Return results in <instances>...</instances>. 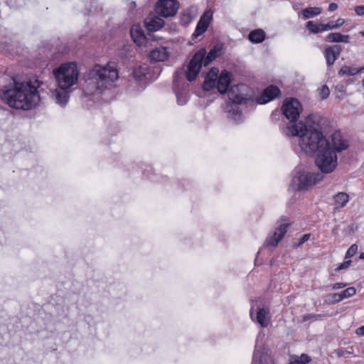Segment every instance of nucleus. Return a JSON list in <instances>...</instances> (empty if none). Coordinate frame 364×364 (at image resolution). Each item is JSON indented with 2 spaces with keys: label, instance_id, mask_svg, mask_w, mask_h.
<instances>
[{
  "label": "nucleus",
  "instance_id": "nucleus-1",
  "mask_svg": "<svg viewBox=\"0 0 364 364\" xmlns=\"http://www.w3.org/2000/svg\"><path fill=\"white\" fill-rule=\"evenodd\" d=\"M0 97L11 108L24 111L35 108L41 101L38 87L32 82H18L14 77L0 90Z\"/></svg>",
  "mask_w": 364,
  "mask_h": 364
},
{
  "label": "nucleus",
  "instance_id": "nucleus-2",
  "mask_svg": "<svg viewBox=\"0 0 364 364\" xmlns=\"http://www.w3.org/2000/svg\"><path fill=\"white\" fill-rule=\"evenodd\" d=\"M282 114L289 120L287 127L283 129V133L287 136H295L305 124L298 119L303 111V106L300 101L294 97H287L282 102L281 107Z\"/></svg>",
  "mask_w": 364,
  "mask_h": 364
},
{
  "label": "nucleus",
  "instance_id": "nucleus-3",
  "mask_svg": "<svg viewBox=\"0 0 364 364\" xmlns=\"http://www.w3.org/2000/svg\"><path fill=\"white\" fill-rule=\"evenodd\" d=\"M301 150L309 156H312L330 144L323 132L313 127L305 124V128L296 135Z\"/></svg>",
  "mask_w": 364,
  "mask_h": 364
},
{
  "label": "nucleus",
  "instance_id": "nucleus-4",
  "mask_svg": "<svg viewBox=\"0 0 364 364\" xmlns=\"http://www.w3.org/2000/svg\"><path fill=\"white\" fill-rule=\"evenodd\" d=\"M118 77L116 63L112 61L107 63L105 66L96 64L84 75V79L86 82L90 81L96 84L97 88H100V86H106L107 84L114 82Z\"/></svg>",
  "mask_w": 364,
  "mask_h": 364
},
{
  "label": "nucleus",
  "instance_id": "nucleus-5",
  "mask_svg": "<svg viewBox=\"0 0 364 364\" xmlns=\"http://www.w3.org/2000/svg\"><path fill=\"white\" fill-rule=\"evenodd\" d=\"M247 89V87L242 85L240 87H237L236 88L232 87L228 92V97L232 101V103H230L226 106L228 117L232 119L237 124L242 121V110L238 105L242 103H247L248 101H252L251 95L240 92L242 90Z\"/></svg>",
  "mask_w": 364,
  "mask_h": 364
},
{
  "label": "nucleus",
  "instance_id": "nucleus-6",
  "mask_svg": "<svg viewBox=\"0 0 364 364\" xmlns=\"http://www.w3.org/2000/svg\"><path fill=\"white\" fill-rule=\"evenodd\" d=\"M53 74L59 86L73 89L77 82L80 70L77 62H66L53 69Z\"/></svg>",
  "mask_w": 364,
  "mask_h": 364
},
{
  "label": "nucleus",
  "instance_id": "nucleus-7",
  "mask_svg": "<svg viewBox=\"0 0 364 364\" xmlns=\"http://www.w3.org/2000/svg\"><path fill=\"white\" fill-rule=\"evenodd\" d=\"M315 163L322 173H332L338 165L337 155L331 149V144L317 152Z\"/></svg>",
  "mask_w": 364,
  "mask_h": 364
},
{
  "label": "nucleus",
  "instance_id": "nucleus-8",
  "mask_svg": "<svg viewBox=\"0 0 364 364\" xmlns=\"http://www.w3.org/2000/svg\"><path fill=\"white\" fill-rule=\"evenodd\" d=\"M205 54L206 49L201 48L190 60L186 72V77L188 81L193 82L197 78L202 66H205Z\"/></svg>",
  "mask_w": 364,
  "mask_h": 364
},
{
  "label": "nucleus",
  "instance_id": "nucleus-9",
  "mask_svg": "<svg viewBox=\"0 0 364 364\" xmlns=\"http://www.w3.org/2000/svg\"><path fill=\"white\" fill-rule=\"evenodd\" d=\"M323 180V176L319 173L299 171L293 178L292 182L297 185L296 190L302 191L311 187Z\"/></svg>",
  "mask_w": 364,
  "mask_h": 364
},
{
  "label": "nucleus",
  "instance_id": "nucleus-10",
  "mask_svg": "<svg viewBox=\"0 0 364 364\" xmlns=\"http://www.w3.org/2000/svg\"><path fill=\"white\" fill-rule=\"evenodd\" d=\"M179 4L176 0H159L154 7L156 14L161 17L173 16L177 13Z\"/></svg>",
  "mask_w": 364,
  "mask_h": 364
},
{
  "label": "nucleus",
  "instance_id": "nucleus-11",
  "mask_svg": "<svg viewBox=\"0 0 364 364\" xmlns=\"http://www.w3.org/2000/svg\"><path fill=\"white\" fill-rule=\"evenodd\" d=\"M281 96L282 92L279 87L269 85L262 91L259 96L256 97L255 101L259 105H264Z\"/></svg>",
  "mask_w": 364,
  "mask_h": 364
},
{
  "label": "nucleus",
  "instance_id": "nucleus-12",
  "mask_svg": "<svg viewBox=\"0 0 364 364\" xmlns=\"http://www.w3.org/2000/svg\"><path fill=\"white\" fill-rule=\"evenodd\" d=\"M72 92L73 89L58 85V87L51 91V97L56 104L65 107L68 102Z\"/></svg>",
  "mask_w": 364,
  "mask_h": 364
},
{
  "label": "nucleus",
  "instance_id": "nucleus-13",
  "mask_svg": "<svg viewBox=\"0 0 364 364\" xmlns=\"http://www.w3.org/2000/svg\"><path fill=\"white\" fill-rule=\"evenodd\" d=\"M232 80V73L227 70H223L216 79V88L218 92L221 95H225L229 90Z\"/></svg>",
  "mask_w": 364,
  "mask_h": 364
},
{
  "label": "nucleus",
  "instance_id": "nucleus-14",
  "mask_svg": "<svg viewBox=\"0 0 364 364\" xmlns=\"http://www.w3.org/2000/svg\"><path fill=\"white\" fill-rule=\"evenodd\" d=\"M213 14L209 11H205L200 18L197 23L194 33L192 34V40L196 39L198 36L203 35L208 29L212 20Z\"/></svg>",
  "mask_w": 364,
  "mask_h": 364
},
{
  "label": "nucleus",
  "instance_id": "nucleus-15",
  "mask_svg": "<svg viewBox=\"0 0 364 364\" xmlns=\"http://www.w3.org/2000/svg\"><path fill=\"white\" fill-rule=\"evenodd\" d=\"M343 47L341 45L326 46L323 50L326 65L328 67L332 66L335 61L339 58Z\"/></svg>",
  "mask_w": 364,
  "mask_h": 364
},
{
  "label": "nucleus",
  "instance_id": "nucleus-16",
  "mask_svg": "<svg viewBox=\"0 0 364 364\" xmlns=\"http://www.w3.org/2000/svg\"><path fill=\"white\" fill-rule=\"evenodd\" d=\"M146 28L149 32H154L160 30L164 25V21L155 14H149L144 20Z\"/></svg>",
  "mask_w": 364,
  "mask_h": 364
},
{
  "label": "nucleus",
  "instance_id": "nucleus-17",
  "mask_svg": "<svg viewBox=\"0 0 364 364\" xmlns=\"http://www.w3.org/2000/svg\"><path fill=\"white\" fill-rule=\"evenodd\" d=\"M348 147V144L346 141L343 139L341 132L340 131H336L331 135V149L336 152H341Z\"/></svg>",
  "mask_w": 364,
  "mask_h": 364
},
{
  "label": "nucleus",
  "instance_id": "nucleus-18",
  "mask_svg": "<svg viewBox=\"0 0 364 364\" xmlns=\"http://www.w3.org/2000/svg\"><path fill=\"white\" fill-rule=\"evenodd\" d=\"M224 49V44L221 42L216 43L205 54V66H208L212 63L215 58L220 57L222 55V51Z\"/></svg>",
  "mask_w": 364,
  "mask_h": 364
},
{
  "label": "nucleus",
  "instance_id": "nucleus-19",
  "mask_svg": "<svg viewBox=\"0 0 364 364\" xmlns=\"http://www.w3.org/2000/svg\"><path fill=\"white\" fill-rule=\"evenodd\" d=\"M252 364H272V360L267 353L258 350L257 346L256 345L252 356Z\"/></svg>",
  "mask_w": 364,
  "mask_h": 364
},
{
  "label": "nucleus",
  "instance_id": "nucleus-20",
  "mask_svg": "<svg viewBox=\"0 0 364 364\" xmlns=\"http://www.w3.org/2000/svg\"><path fill=\"white\" fill-rule=\"evenodd\" d=\"M130 35L133 41L138 45H141L146 40L144 31L139 24H135L132 26L130 29Z\"/></svg>",
  "mask_w": 364,
  "mask_h": 364
},
{
  "label": "nucleus",
  "instance_id": "nucleus-21",
  "mask_svg": "<svg viewBox=\"0 0 364 364\" xmlns=\"http://www.w3.org/2000/svg\"><path fill=\"white\" fill-rule=\"evenodd\" d=\"M188 84L183 83L181 87H173V90L177 97V102L180 105H184L187 102V94L188 91Z\"/></svg>",
  "mask_w": 364,
  "mask_h": 364
},
{
  "label": "nucleus",
  "instance_id": "nucleus-22",
  "mask_svg": "<svg viewBox=\"0 0 364 364\" xmlns=\"http://www.w3.org/2000/svg\"><path fill=\"white\" fill-rule=\"evenodd\" d=\"M149 56L151 62H161L168 59V53H167L166 48L161 47L153 49L150 52Z\"/></svg>",
  "mask_w": 364,
  "mask_h": 364
},
{
  "label": "nucleus",
  "instance_id": "nucleus-23",
  "mask_svg": "<svg viewBox=\"0 0 364 364\" xmlns=\"http://www.w3.org/2000/svg\"><path fill=\"white\" fill-rule=\"evenodd\" d=\"M266 38L265 32L261 28H257L250 32L248 40L252 43H260Z\"/></svg>",
  "mask_w": 364,
  "mask_h": 364
},
{
  "label": "nucleus",
  "instance_id": "nucleus-24",
  "mask_svg": "<svg viewBox=\"0 0 364 364\" xmlns=\"http://www.w3.org/2000/svg\"><path fill=\"white\" fill-rule=\"evenodd\" d=\"M185 65L178 68L174 73L173 80V87H181V84L186 83L184 77L186 76Z\"/></svg>",
  "mask_w": 364,
  "mask_h": 364
},
{
  "label": "nucleus",
  "instance_id": "nucleus-25",
  "mask_svg": "<svg viewBox=\"0 0 364 364\" xmlns=\"http://www.w3.org/2000/svg\"><path fill=\"white\" fill-rule=\"evenodd\" d=\"M364 71V66L360 67L359 68H354V67H350L348 65H343L338 72V75L340 77H342L343 75H348V76H354L358 73H362Z\"/></svg>",
  "mask_w": 364,
  "mask_h": 364
},
{
  "label": "nucleus",
  "instance_id": "nucleus-26",
  "mask_svg": "<svg viewBox=\"0 0 364 364\" xmlns=\"http://www.w3.org/2000/svg\"><path fill=\"white\" fill-rule=\"evenodd\" d=\"M311 360V358L306 353H302L301 355H290L289 364H308Z\"/></svg>",
  "mask_w": 364,
  "mask_h": 364
},
{
  "label": "nucleus",
  "instance_id": "nucleus-27",
  "mask_svg": "<svg viewBox=\"0 0 364 364\" xmlns=\"http://www.w3.org/2000/svg\"><path fill=\"white\" fill-rule=\"evenodd\" d=\"M333 200L337 208H343L349 200V196L344 192H339L333 196Z\"/></svg>",
  "mask_w": 364,
  "mask_h": 364
},
{
  "label": "nucleus",
  "instance_id": "nucleus-28",
  "mask_svg": "<svg viewBox=\"0 0 364 364\" xmlns=\"http://www.w3.org/2000/svg\"><path fill=\"white\" fill-rule=\"evenodd\" d=\"M324 26V23H316L313 21H309L306 23V28L308 31H309L310 33L316 34L318 33H321L322 31H326L325 29H323V26Z\"/></svg>",
  "mask_w": 364,
  "mask_h": 364
},
{
  "label": "nucleus",
  "instance_id": "nucleus-29",
  "mask_svg": "<svg viewBox=\"0 0 364 364\" xmlns=\"http://www.w3.org/2000/svg\"><path fill=\"white\" fill-rule=\"evenodd\" d=\"M321 13V9L319 7H307L302 10V14L304 19H309L316 16Z\"/></svg>",
  "mask_w": 364,
  "mask_h": 364
},
{
  "label": "nucleus",
  "instance_id": "nucleus-30",
  "mask_svg": "<svg viewBox=\"0 0 364 364\" xmlns=\"http://www.w3.org/2000/svg\"><path fill=\"white\" fill-rule=\"evenodd\" d=\"M267 311L264 308H258L257 311V321L262 327H267L269 325V321L266 318Z\"/></svg>",
  "mask_w": 364,
  "mask_h": 364
},
{
  "label": "nucleus",
  "instance_id": "nucleus-31",
  "mask_svg": "<svg viewBox=\"0 0 364 364\" xmlns=\"http://www.w3.org/2000/svg\"><path fill=\"white\" fill-rule=\"evenodd\" d=\"M290 226V223H284L279 225V227L276 229V231L277 232V240L275 241L276 244H278L279 242L283 239V237H284L285 234L287 232L288 228Z\"/></svg>",
  "mask_w": 364,
  "mask_h": 364
},
{
  "label": "nucleus",
  "instance_id": "nucleus-32",
  "mask_svg": "<svg viewBox=\"0 0 364 364\" xmlns=\"http://www.w3.org/2000/svg\"><path fill=\"white\" fill-rule=\"evenodd\" d=\"M345 23V20L342 18H338L336 21H329L327 23H324L323 29L326 31L338 29L342 26Z\"/></svg>",
  "mask_w": 364,
  "mask_h": 364
},
{
  "label": "nucleus",
  "instance_id": "nucleus-33",
  "mask_svg": "<svg viewBox=\"0 0 364 364\" xmlns=\"http://www.w3.org/2000/svg\"><path fill=\"white\" fill-rule=\"evenodd\" d=\"M338 294L339 295H338V296L341 299V301H342L344 299L354 296L356 294V289L355 287H351L346 289Z\"/></svg>",
  "mask_w": 364,
  "mask_h": 364
},
{
  "label": "nucleus",
  "instance_id": "nucleus-34",
  "mask_svg": "<svg viewBox=\"0 0 364 364\" xmlns=\"http://www.w3.org/2000/svg\"><path fill=\"white\" fill-rule=\"evenodd\" d=\"M132 76L136 81L139 82L146 77V73L144 70L141 67H139L133 70Z\"/></svg>",
  "mask_w": 364,
  "mask_h": 364
},
{
  "label": "nucleus",
  "instance_id": "nucleus-35",
  "mask_svg": "<svg viewBox=\"0 0 364 364\" xmlns=\"http://www.w3.org/2000/svg\"><path fill=\"white\" fill-rule=\"evenodd\" d=\"M215 87H216V80L205 77L204 82L202 85V88L204 91H207V92L211 91Z\"/></svg>",
  "mask_w": 364,
  "mask_h": 364
},
{
  "label": "nucleus",
  "instance_id": "nucleus-36",
  "mask_svg": "<svg viewBox=\"0 0 364 364\" xmlns=\"http://www.w3.org/2000/svg\"><path fill=\"white\" fill-rule=\"evenodd\" d=\"M325 41L328 43H341V33H330L325 37Z\"/></svg>",
  "mask_w": 364,
  "mask_h": 364
},
{
  "label": "nucleus",
  "instance_id": "nucleus-37",
  "mask_svg": "<svg viewBox=\"0 0 364 364\" xmlns=\"http://www.w3.org/2000/svg\"><path fill=\"white\" fill-rule=\"evenodd\" d=\"M326 316V314H305V315L302 316L301 320L303 322H306L309 320L318 321V320L323 319Z\"/></svg>",
  "mask_w": 364,
  "mask_h": 364
},
{
  "label": "nucleus",
  "instance_id": "nucleus-38",
  "mask_svg": "<svg viewBox=\"0 0 364 364\" xmlns=\"http://www.w3.org/2000/svg\"><path fill=\"white\" fill-rule=\"evenodd\" d=\"M338 295H339L338 293L327 294L325 299V303L328 304H334L336 303L340 302L341 299L338 296Z\"/></svg>",
  "mask_w": 364,
  "mask_h": 364
},
{
  "label": "nucleus",
  "instance_id": "nucleus-39",
  "mask_svg": "<svg viewBox=\"0 0 364 364\" xmlns=\"http://www.w3.org/2000/svg\"><path fill=\"white\" fill-rule=\"evenodd\" d=\"M277 240V232L275 231L273 232L272 235H269L266 240H265V245H268V246H272V247H277L278 245V244H276L275 243V241Z\"/></svg>",
  "mask_w": 364,
  "mask_h": 364
},
{
  "label": "nucleus",
  "instance_id": "nucleus-40",
  "mask_svg": "<svg viewBox=\"0 0 364 364\" xmlns=\"http://www.w3.org/2000/svg\"><path fill=\"white\" fill-rule=\"evenodd\" d=\"M192 21V17L189 14L183 13L180 16V24L182 26L188 25Z\"/></svg>",
  "mask_w": 364,
  "mask_h": 364
},
{
  "label": "nucleus",
  "instance_id": "nucleus-41",
  "mask_svg": "<svg viewBox=\"0 0 364 364\" xmlns=\"http://www.w3.org/2000/svg\"><path fill=\"white\" fill-rule=\"evenodd\" d=\"M311 235L310 233H306V234L303 235L299 239V241L297 242H294L293 244V247L298 248L299 247L301 246L304 242H306V241H308L310 239Z\"/></svg>",
  "mask_w": 364,
  "mask_h": 364
},
{
  "label": "nucleus",
  "instance_id": "nucleus-42",
  "mask_svg": "<svg viewBox=\"0 0 364 364\" xmlns=\"http://www.w3.org/2000/svg\"><path fill=\"white\" fill-rule=\"evenodd\" d=\"M219 74V69L215 67H213L210 68L209 72L206 74L205 77L213 79L216 80V79L218 77Z\"/></svg>",
  "mask_w": 364,
  "mask_h": 364
},
{
  "label": "nucleus",
  "instance_id": "nucleus-43",
  "mask_svg": "<svg viewBox=\"0 0 364 364\" xmlns=\"http://www.w3.org/2000/svg\"><path fill=\"white\" fill-rule=\"evenodd\" d=\"M357 251H358V245L356 244H353L347 250L346 255H345V259H349V258L353 257L355 255V253L357 252Z\"/></svg>",
  "mask_w": 364,
  "mask_h": 364
},
{
  "label": "nucleus",
  "instance_id": "nucleus-44",
  "mask_svg": "<svg viewBox=\"0 0 364 364\" xmlns=\"http://www.w3.org/2000/svg\"><path fill=\"white\" fill-rule=\"evenodd\" d=\"M330 94V90L327 85H323L321 88L319 90V95L321 98V100L326 99Z\"/></svg>",
  "mask_w": 364,
  "mask_h": 364
},
{
  "label": "nucleus",
  "instance_id": "nucleus-45",
  "mask_svg": "<svg viewBox=\"0 0 364 364\" xmlns=\"http://www.w3.org/2000/svg\"><path fill=\"white\" fill-rule=\"evenodd\" d=\"M352 261L351 260H346L345 262H343V263L340 264L336 269H335V271L336 272H339L342 269H346L347 268L349 267V266L350 265Z\"/></svg>",
  "mask_w": 364,
  "mask_h": 364
},
{
  "label": "nucleus",
  "instance_id": "nucleus-46",
  "mask_svg": "<svg viewBox=\"0 0 364 364\" xmlns=\"http://www.w3.org/2000/svg\"><path fill=\"white\" fill-rule=\"evenodd\" d=\"M335 90L344 95L346 93V87L344 84L341 82L335 85Z\"/></svg>",
  "mask_w": 364,
  "mask_h": 364
},
{
  "label": "nucleus",
  "instance_id": "nucleus-47",
  "mask_svg": "<svg viewBox=\"0 0 364 364\" xmlns=\"http://www.w3.org/2000/svg\"><path fill=\"white\" fill-rule=\"evenodd\" d=\"M354 11L358 16H364V5L356 6Z\"/></svg>",
  "mask_w": 364,
  "mask_h": 364
},
{
  "label": "nucleus",
  "instance_id": "nucleus-48",
  "mask_svg": "<svg viewBox=\"0 0 364 364\" xmlns=\"http://www.w3.org/2000/svg\"><path fill=\"white\" fill-rule=\"evenodd\" d=\"M282 114V111H279L278 109H275L272 112L271 119L272 121H277L279 119L280 115Z\"/></svg>",
  "mask_w": 364,
  "mask_h": 364
},
{
  "label": "nucleus",
  "instance_id": "nucleus-49",
  "mask_svg": "<svg viewBox=\"0 0 364 364\" xmlns=\"http://www.w3.org/2000/svg\"><path fill=\"white\" fill-rule=\"evenodd\" d=\"M346 286H348L347 283L337 282L332 285V289H338L344 288Z\"/></svg>",
  "mask_w": 364,
  "mask_h": 364
},
{
  "label": "nucleus",
  "instance_id": "nucleus-50",
  "mask_svg": "<svg viewBox=\"0 0 364 364\" xmlns=\"http://www.w3.org/2000/svg\"><path fill=\"white\" fill-rule=\"evenodd\" d=\"M338 9V5L336 3H331L328 6V11L333 12Z\"/></svg>",
  "mask_w": 364,
  "mask_h": 364
},
{
  "label": "nucleus",
  "instance_id": "nucleus-51",
  "mask_svg": "<svg viewBox=\"0 0 364 364\" xmlns=\"http://www.w3.org/2000/svg\"><path fill=\"white\" fill-rule=\"evenodd\" d=\"M350 36L348 35H343L341 34V42L342 43H349L350 42Z\"/></svg>",
  "mask_w": 364,
  "mask_h": 364
},
{
  "label": "nucleus",
  "instance_id": "nucleus-52",
  "mask_svg": "<svg viewBox=\"0 0 364 364\" xmlns=\"http://www.w3.org/2000/svg\"><path fill=\"white\" fill-rule=\"evenodd\" d=\"M355 332L359 336H364V326L358 328Z\"/></svg>",
  "mask_w": 364,
  "mask_h": 364
},
{
  "label": "nucleus",
  "instance_id": "nucleus-53",
  "mask_svg": "<svg viewBox=\"0 0 364 364\" xmlns=\"http://www.w3.org/2000/svg\"><path fill=\"white\" fill-rule=\"evenodd\" d=\"M346 353H349L348 351H347V350H343V349H340V350H338V355L339 357H341V356H345Z\"/></svg>",
  "mask_w": 364,
  "mask_h": 364
},
{
  "label": "nucleus",
  "instance_id": "nucleus-54",
  "mask_svg": "<svg viewBox=\"0 0 364 364\" xmlns=\"http://www.w3.org/2000/svg\"><path fill=\"white\" fill-rule=\"evenodd\" d=\"M289 220V218L285 216V215H282L281 218H280V221L281 222H287Z\"/></svg>",
  "mask_w": 364,
  "mask_h": 364
},
{
  "label": "nucleus",
  "instance_id": "nucleus-55",
  "mask_svg": "<svg viewBox=\"0 0 364 364\" xmlns=\"http://www.w3.org/2000/svg\"><path fill=\"white\" fill-rule=\"evenodd\" d=\"M359 259L364 260V252L360 254Z\"/></svg>",
  "mask_w": 364,
  "mask_h": 364
},
{
  "label": "nucleus",
  "instance_id": "nucleus-56",
  "mask_svg": "<svg viewBox=\"0 0 364 364\" xmlns=\"http://www.w3.org/2000/svg\"><path fill=\"white\" fill-rule=\"evenodd\" d=\"M352 82H353V80H351V79H348V80H346V84H350V83H352Z\"/></svg>",
  "mask_w": 364,
  "mask_h": 364
},
{
  "label": "nucleus",
  "instance_id": "nucleus-57",
  "mask_svg": "<svg viewBox=\"0 0 364 364\" xmlns=\"http://www.w3.org/2000/svg\"><path fill=\"white\" fill-rule=\"evenodd\" d=\"M360 34L362 36H363V37H364V31H360Z\"/></svg>",
  "mask_w": 364,
  "mask_h": 364
},
{
  "label": "nucleus",
  "instance_id": "nucleus-58",
  "mask_svg": "<svg viewBox=\"0 0 364 364\" xmlns=\"http://www.w3.org/2000/svg\"><path fill=\"white\" fill-rule=\"evenodd\" d=\"M312 117H313V114H310V115H309L308 119H311Z\"/></svg>",
  "mask_w": 364,
  "mask_h": 364
},
{
  "label": "nucleus",
  "instance_id": "nucleus-59",
  "mask_svg": "<svg viewBox=\"0 0 364 364\" xmlns=\"http://www.w3.org/2000/svg\"><path fill=\"white\" fill-rule=\"evenodd\" d=\"M363 85L364 86V79L362 80Z\"/></svg>",
  "mask_w": 364,
  "mask_h": 364
}]
</instances>
